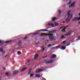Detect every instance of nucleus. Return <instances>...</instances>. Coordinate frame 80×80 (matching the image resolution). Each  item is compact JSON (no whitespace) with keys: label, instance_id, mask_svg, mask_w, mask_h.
Listing matches in <instances>:
<instances>
[{"label":"nucleus","instance_id":"f257e3e1","mask_svg":"<svg viewBox=\"0 0 80 80\" xmlns=\"http://www.w3.org/2000/svg\"><path fill=\"white\" fill-rule=\"evenodd\" d=\"M70 11L69 10L68 12L67 13V15L68 16L67 19H66L65 21L66 23H68L70 21L71 18H72V15L70 14Z\"/></svg>","mask_w":80,"mask_h":80},{"label":"nucleus","instance_id":"f03ea898","mask_svg":"<svg viewBox=\"0 0 80 80\" xmlns=\"http://www.w3.org/2000/svg\"><path fill=\"white\" fill-rule=\"evenodd\" d=\"M49 37V39L51 40H53L54 38V37H53V34H48V35Z\"/></svg>","mask_w":80,"mask_h":80},{"label":"nucleus","instance_id":"7ed1b4c3","mask_svg":"<svg viewBox=\"0 0 80 80\" xmlns=\"http://www.w3.org/2000/svg\"><path fill=\"white\" fill-rule=\"evenodd\" d=\"M77 20L80 21V17L78 18V17H76L74 19H72V21H76Z\"/></svg>","mask_w":80,"mask_h":80},{"label":"nucleus","instance_id":"20e7f679","mask_svg":"<svg viewBox=\"0 0 80 80\" xmlns=\"http://www.w3.org/2000/svg\"><path fill=\"white\" fill-rule=\"evenodd\" d=\"M64 28L63 29V30H62V32H66V31L65 30L66 29V28H64V26H62L60 27V29H62V28Z\"/></svg>","mask_w":80,"mask_h":80},{"label":"nucleus","instance_id":"39448f33","mask_svg":"<svg viewBox=\"0 0 80 80\" xmlns=\"http://www.w3.org/2000/svg\"><path fill=\"white\" fill-rule=\"evenodd\" d=\"M76 3L75 1H73V2H72V4H71L70 6H69V8L72 7H75V3Z\"/></svg>","mask_w":80,"mask_h":80},{"label":"nucleus","instance_id":"423d86ee","mask_svg":"<svg viewBox=\"0 0 80 80\" xmlns=\"http://www.w3.org/2000/svg\"><path fill=\"white\" fill-rule=\"evenodd\" d=\"M53 62V60H51V61H45V64H47L48 63H51Z\"/></svg>","mask_w":80,"mask_h":80},{"label":"nucleus","instance_id":"0eeeda50","mask_svg":"<svg viewBox=\"0 0 80 80\" xmlns=\"http://www.w3.org/2000/svg\"><path fill=\"white\" fill-rule=\"evenodd\" d=\"M42 71V69H39L37 70L36 71V72L37 73H39L41 72V71Z\"/></svg>","mask_w":80,"mask_h":80},{"label":"nucleus","instance_id":"6e6552de","mask_svg":"<svg viewBox=\"0 0 80 80\" xmlns=\"http://www.w3.org/2000/svg\"><path fill=\"white\" fill-rule=\"evenodd\" d=\"M18 71H15L13 72V75H16L18 73Z\"/></svg>","mask_w":80,"mask_h":80},{"label":"nucleus","instance_id":"1a4fd4ad","mask_svg":"<svg viewBox=\"0 0 80 80\" xmlns=\"http://www.w3.org/2000/svg\"><path fill=\"white\" fill-rule=\"evenodd\" d=\"M11 72H6V75L8 77L9 76L11 75Z\"/></svg>","mask_w":80,"mask_h":80},{"label":"nucleus","instance_id":"9d476101","mask_svg":"<svg viewBox=\"0 0 80 80\" xmlns=\"http://www.w3.org/2000/svg\"><path fill=\"white\" fill-rule=\"evenodd\" d=\"M39 31H43V32H46L47 31V32H49V31L47 29H41V30H40Z\"/></svg>","mask_w":80,"mask_h":80},{"label":"nucleus","instance_id":"9b49d317","mask_svg":"<svg viewBox=\"0 0 80 80\" xmlns=\"http://www.w3.org/2000/svg\"><path fill=\"white\" fill-rule=\"evenodd\" d=\"M26 69H27V68L26 67H25L24 68H22V69L21 70V72H24V71H25V70H26Z\"/></svg>","mask_w":80,"mask_h":80},{"label":"nucleus","instance_id":"f8f14e48","mask_svg":"<svg viewBox=\"0 0 80 80\" xmlns=\"http://www.w3.org/2000/svg\"><path fill=\"white\" fill-rule=\"evenodd\" d=\"M48 25L49 26H52V27H55V26L53 23H48Z\"/></svg>","mask_w":80,"mask_h":80},{"label":"nucleus","instance_id":"ddd939ff","mask_svg":"<svg viewBox=\"0 0 80 80\" xmlns=\"http://www.w3.org/2000/svg\"><path fill=\"white\" fill-rule=\"evenodd\" d=\"M38 54H36L35 56L34 57V59H36L38 57Z\"/></svg>","mask_w":80,"mask_h":80},{"label":"nucleus","instance_id":"4468645a","mask_svg":"<svg viewBox=\"0 0 80 80\" xmlns=\"http://www.w3.org/2000/svg\"><path fill=\"white\" fill-rule=\"evenodd\" d=\"M48 33H46H46H42L41 35V36H48Z\"/></svg>","mask_w":80,"mask_h":80},{"label":"nucleus","instance_id":"2eb2a0df","mask_svg":"<svg viewBox=\"0 0 80 80\" xmlns=\"http://www.w3.org/2000/svg\"><path fill=\"white\" fill-rule=\"evenodd\" d=\"M72 32V30H70L69 32H68L67 33V35H68L70 36Z\"/></svg>","mask_w":80,"mask_h":80},{"label":"nucleus","instance_id":"dca6fc26","mask_svg":"<svg viewBox=\"0 0 80 80\" xmlns=\"http://www.w3.org/2000/svg\"><path fill=\"white\" fill-rule=\"evenodd\" d=\"M36 77H38V78H40V75L39 74H36Z\"/></svg>","mask_w":80,"mask_h":80},{"label":"nucleus","instance_id":"f3484780","mask_svg":"<svg viewBox=\"0 0 80 80\" xmlns=\"http://www.w3.org/2000/svg\"><path fill=\"white\" fill-rule=\"evenodd\" d=\"M56 57H57V56L56 55H55V54H54V55H53L52 56V58H56Z\"/></svg>","mask_w":80,"mask_h":80},{"label":"nucleus","instance_id":"a211bd4d","mask_svg":"<svg viewBox=\"0 0 80 80\" xmlns=\"http://www.w3.org/2000/svg\"><path fill=\"white\" fill-rule=\"evenodd\" d=\"M0 52H1L2 53H3V50L2 48H0Z\"/></svg>","mask_w":80,"mask_h":80},{"label":"nucleus","instance_id":"6ab92c4d","mask_svg":"<svg viewBox=\"0 0 80 80\" xmlns=\"http://www.w3.org/2000/svg\"><path fill=\"white\" fill-rule=\"evenodd\" d=\"M41 48L42 49V51L43 52V51H44V50H45V48H44V46H42Z\"/></svg>","mask_w":80,"mask_h":80},{"label":"nucleus","instance_id":"aec40b11","mask_svg":"<svg viewBox=\"0 0 80 80\" xmlns=\"http://www.w3.org/2000/svg\"><path fill=\"white\" fill-rule=\"evenodd\" d=\"M56 31H57L56 30H53L52 31H49V32L50 33H52V32H56Z\"/></svg>","mask_w":80,"mask_h":80},{"label":"nucleus","instance_id":"412c9836","mask_svg":"<svg viewBox=\"0 0 80 80\" xmlns=\"http://www.w3.org/2000/svg\"><path fill=\"white\" fill-rule=\"evenodd\" d=\"M18 44H19V47L21 46V41H19L18 42Z\"/></svg>","mask_w":80,"mask_h":80},{"label":"nucleus","instance_id":"4be33fe9","mask_svg":"<svg viewBox=\"0 0 80 80\" xmlns=\"http://www.w3.org/2000/svg\"><path fill=\"white\" fill-rule=\"evenodd\" d=\"M58 12L59 14H61V11L60 10H58Z\"/></svg>","mask_w":80,"mask_h":80},{"label":"nucleus","instance_id":"5701e85b","mask_svg":"<svg viewBox=\"0 0 80 80\" xmlns=\"http://www.w3.org/2000/svg\"><path fill=\"white\" fill-rule=\"evenodd\" d=\"M56 19V18H52V21H54Z\"/></svg>","mask_w":80,"mask_h":80},{"label":"nucleus","instance_id":"b1692460","mask_svg":"<svg viewBox=\"0 0 80 80\" xmlns=\"http://www.w3.org/2000/svg\"><path fill=\"white\" fill-rule=\"evenodd\" d=\"M66 48L65 47H64V46H62L61 48V49L63 50H65L66 49Z\"/></svg>","mask_w":80,"mask_h":80},{"label":"nucleus","instance_id":"393cba45","mask_svg":"<svg viewBox=\"0 0 80 80\" xmlns=\"http://www.w3.org/2000/svg\"><path fill=\"white\" fill-rule=\"evenodd\" d=\"M65 38H66L65 37V36H64L63 35H62L61 37V39H64Z\"/></svg>","mask_w":80,"mask_h":80},{"label":"nucleus","instance_id":"a878e982","mask_svg":"<svg viewBox=\"0 0 80 80\" xmlns=\"http://www.w3.org/2000/svg\"><path fill=\"white\" fill-rule=\"evenodd\" d=\"M34 74L33 73H32L30 74V77H33Z\"/></svg>","mask_w":80,"mask_h":80},{"label":"nucleus","instance_id":"bb28decb","mask_svg":"<svg viewBox=\"0 0 80 80\" xmlns=\"http://www.w3.org/2000/svg\"><path fill=\"white\" fill-rule=\"evenodd\" d=\"M54 24H55V26H58L59 25L58 23H57L56 22H55Z\"/></svg>","mask_w":80,"mask_h":80},{"label":"nucleus","instance_id":"cd10ccee","mask_svg":"<svg viewBox=\"0 0 80 80\" xmlns=\"http://www.w3.org/2000/svg\"><path fill=\"white\" fill-rule=\"evenodd\" d=\"M3 43V41H1V40H0V44H2Z\"/></svg>","mask_w":80,"mask_h":80},{"label":"nucleus","instance_id":"c85d7f7f","mask_svg":"<svg viewBox=\"0 0 80 80\" xmlns=\"http://www.w3.org/2000/svg\"><path fill=\"white\" fill-rule=\"evenodd\" d=\"M31 70H32V69L29 70L28 73V74H29L30 73H31V72H32Z\"/></svg>","mask_w":80,"mask_h":80},{"label":"nucleus","instance_id":"c756f323","mask_svg":"<svg viewBox=\"0 0 80 80\" xmlns=\"http://www.w3.org/2000/svg\"><path fill=\"white\" fill-rule=\"evenodd\" d=\"M18 54L20 55L21 54V53L20 51H18Z\"/></svg>","mask_w":80,"mask_h":80},{"label":"nucleus","instance_id":"7c9ffc66","mask_svg":"<svg viewBox=\"0 0 80 80\" xmlns=\"http://www.w3.org/2000/svg\"><path fill=\"white\" fill-rule=\"evenodd\" d=\"M31 62V60L30 59H28V60L27 61V62L28 63H29Z\"/></svg>","mask_w":80,"mask_h":80},{"label":"nucleus","instance_id":"2f4dec72","mask_svg":"<svg viewBox=\"0 0 80 80\" xmlns=\"http://www.w3.org/2000/svg\"><path fill=\"white\" fill-rule=\"evenodd\" d=\"M72 3L71 1H70L67 4V5H69L71 4V3Z\"/></svg>","mask_w":80,"mask_h":80},{"label":"nucleus","instance_id":"473e14b6","mask_svg":"<svg viewBox=\"0 0 80 80\" xmlns=\"http://www.w3.org/2000/svg\"><path fill=\"white\" fill-rule=\"evenodd\" d=\"M51 47H52V44H49V45L48 46V47L50 48Z\"/></svg>","mask_w":80,"mask_h":80},{"label":"nucleus","instance_id":"72a5a7b5","mask_svg":"<svg viewBox=\"0 0 80 80\" xmlns=\"http://www.w3.org/2000/svg\"><path fill=\"white\" fill-rule=\"evenodd\" d=\"M11 41H7L5 42V43H8L9 42H11Z\"/></svg>","mask_w":80,"mask_h":80},{"label":"nucleus","instance_id":"f704fd0d","mask_svg":"<svg viewBox=\"0 0 80 80\" xmlns=\"http://www.w3.org/2000/svg\"><path fill=\"white\" fill-rule=\"evenodd\" d=\"M39 34V33H34V35H37V34Z\"/></svg>","mask_w":80,"mask_h":80},{"label":"nucleus","instance_id":"c9c22d12","mask_svg":"<svg viewBox=\"0 0 80 80\" xmlns=\"http://www.w3.org/2000/svg\"><path fill=\"white\" fill-rule=\"evenodd\" d=\"M66 42V41H64L63 42V43H65Z\"/></svg>","mask_w":80,"mask_h":80},{"label":"nucleus","instance_id":"e433bc0d","mask_svg":"<svg viewBox=\"0 0 80 80\" xmlns=\"http://www.w3.org/2000/svg\"><path fill=\"white\" fill-rule=\"evenodd\" d=\"M60 47V46L59 45L58 46H57L56 48H59Z\"/></svg>","mask_w":80,"mask_h":80},{"label":"nucleus","instance_id":"4c0bfd02","mask_svg":"<svg viewBox=\"0 0 80 80\" xmlns=\"http://www.w3.org/2000/svg\"><path fill=\"white\" fill-rule=\"evenodd\" d=\"M68 25H67V26H66V28H68Z\"/></svg>","mask_w":80,"mask_h":80},{"label":"nucleus","instance_id":"58836bf2","mask_svg":"<svg viewBox=\"0 0 80 80\" xmlns=\"http://www.w3.org/2000/svg\"><path fill=\"white\" fill-rule=\"evenodd\" d=\"M27 38V37H26L25 38H24V39H26Z\"/></svg>","mask_w":80,"mask_h":80},{"label":"nucleus","instance_id":"ea45409f","mask_svg":"<svg viewBox=\"0 0 80 80\" xmlns=\"http://www.w3.org/2000/svg\"><path fill=\"white\" fill-rule=\"evenodd\" d=\"M47 57H48V56H45V57H43V58H46Z\"/></svg>","mask_w":80,"mask_h":80},{"label":"nucleus","instance_id":"a19ab883","mask_svg":"<svg viewBox=\"0 0 80 80\" xmlns=\"http://www.w3.org/2000/svg\"><path fill=\"white\" fill-rule=\"evenodd\" d=\"M65 22V21H63L62 22L63 23H64Z\"/></svg>","mask_w":80,"mask_h":80},{"label":"nucleus","instance_id":"79ce46f5","mask_svg":"<svg viewBox=\"0 0 80 80\" xmlns=\"http://www.w3.org/2000/svg\"><path fill=\"white\" fill-rule=\"evenodd\" d=\"M67 35H67V34H66L65 35H64V36H67Z\"/></svg>","mask_w":80,"mask_h":80},{"label":"nucleus","instance_id":"37998d69","mask_svg":"<svg viewBox=\"0 0 80 80\" xmlns=\"http://www.w3.org/2000/svg\"><path fill=\"white\" fill-rule=\"evenodd\" d=\"M68 0H64L63 1H67Z\"/></svg>","mask_w":80,"mask_h":80},{"label":"nucleus","instance_id":"c03bdc74","mask_svg":"<svg viewBox=\"0 0 80 80\" xmlns=\"http://www.w3.org/2000/svg\"><path fill=\"white\" fill-rule=\"evenodd\" d=\"M79 16H80V13L79 14Z\"/></svg>","mask_w":80,"mask_h":80},{"label":"nucleus","instance_id":"a18cd8bd","mask_svg":"<svg viewBox=\"0 0 80 80\" xmlns=\"http://www.w3.org/2000/svg\"><path fill=\"white\" fill-rule=\"evenodd\" d=\"M8 56V55H6V56H5V57H7V56Z\"/></svg>","mask_w":80,"mask_h":80},{"label":"nucleus","instance_id":"49530a36","mask_svg":"<svg viewBox=\"0 0 80 80\" xmlns=\"http://www.w3.org/2000/svg\"><path fill=\"white\" fill-rule=\"evenodd\" d=\"M79 24H80V22H79Z\"/></svg>","mask_w":80,"mask_h":80},{"label":"nucleus","instance_id":"de8ad7c7","mask_svg":"<svg viewBox=\"0 0 80 80\" xmlns=\"http://www.w3.org/2000/svg\"><path fill=\"white\" fill-rule=\"evenodd\" d=\"M79 39H80V36L79 37Z\"/></svg>","mask_w":80,"mask_h":80},{"label":"nucleus","instance_id":"09e8293b","mask_svg":"<svg viewBox=\"0 0 80 80\" xmlns=\"http://www.w3.org/2000/svg\"><path fill=\"white\" fill-rule=\"evenodd\" d=\"M5 69H6V68H4V70H5Z\"/></svg>","mask_w":80,"mask_h":80},{"label":"nucleus","instance_id":"8fccbe9b","mask_svg":"<svg viewBox=\"0 0 80 80\" xmlns=\"http://www.w3.org/2000/svg\"><path fill=\"white\" fill-rule=\"evenodd\" d=\"M78 40V39H77V40Z\"/></svg>","mask_w":80,"mask_h":80},{"label":"nucleus","instance_id":"3c124183","mask_svg":"<svg viewBox=\"0 0 80 80\" xmlns=\"http://www.w3.org/2000/svg\"><path fill=\"white\" fill-rule=\"evenodd\" d=\"M69 45V44H68V45Z\"/></svg>","mask_w":80,"mask_h":80},{"label":"nucleus","instance_id":"603ef678","mask_svg":"<svg viewBox=\"0 0 80 80\" xmlns=\"http://www.w3.org/2000/svg\"><path fill=\"white\" fill-rule=\"evenodd\" d=\"M47 41H48V40Z\"/></svg>","mask_w":80,"mask_h":80},{"label":"nucleus","instance_id":"864d4df0","mask_svg":"<svg viewBox=\"0 0 80 80\" xmlns=\"http://www.w3.org/2000/svg\"><path fill=\"white\" fill-rule=\"evenodd\" d=\"M0 80H1V79H0Z\"/></svg>","mask_w":80,"mask_h":80}]
</instances>
